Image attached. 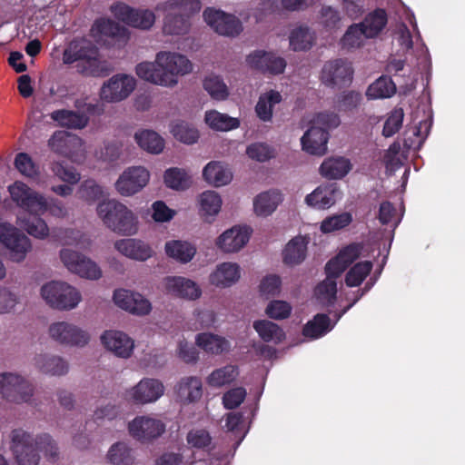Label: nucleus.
I'll return each instance as SVG.
<instances>
[{
  "instance_id": "obj_1",
  "label": "nucleus",
  "mask_w": 465,
  "mask_h": 465,
  "mask_svg": "<svg viewBox=\"0 0 465 465\" xmlns=\"http://www.w3.org/2000/svg\"><path fill=\"white\" fill-rule=\"evenodd\" d=\"M129 39L128 31H91L87 37L74 40L69 44L64 52V63L77 62V70L85 76L104 77L113 68L101 57L98 48H121Z\"/></svg>"
},
{
  "instance_id": "obj_2",
  "label": "nucleus",
  "mask_w": 465,
  "mask_h": 465,
  "mask_svg": "<svg viewBox=\"0 0 465 465\" xmlns=\"http://www.w3.org/2000/svg\"><path fill=\"white\" fill-rule=\"evenodd\" d=\"M193 62L178 52L160 51L153 62H142L135 67L136 74L143 80L161 87L173 89L182 77L193 71Z\"/></svg>"
},
{
  "instance_id": "obj_3",
  "label": "nucleus",
  "mask_w": 465,
  "mask_h": 465,
  "mask_svg": "<svg viewBox=\"0 0 465 465\" xmlns=\"http://www.w3.org/2000/svg\"><path fill=\"white\" fill-rule=\"evenodd\" d=\"M7 192L15 206L28 214L43 215L48 212L52 216L64 218L69 213L63 202L55 198H47L22 181H15L9 184Z\"/></svg>"
},
{
  "instance_id": "obj_4",
  "label": "nucleus",
  "mask_w": 465,
  "mask_h": 465,
  "mask_svg": "<svg viewBox=\"0 0 465 465\" xmlns=\"http://www.w3.org/2000/svg\"><path fill=\"white\" fill-rule=\"evenodd\" d=\"M96 215L105 228L116 234L134 236L139 232L138 215L117 199L100 202L96 206Z\"/></svg>"
},
{
  "instance_id": "obj_5",
  "label": "nucleus",
  "mask_w": 465,
  "mask_h": 465,
  "mask_svg": "<svg viewBox=\"0 0 465 465\" xmlns=\"http://www.w3.org/2000/svg\"><path fill=\"white\" fill-rule=\"evenodd\" d=\"M46 443L51 456L57 454L56 446L49 437H34L22 429H16L11 432V450L17 465H38L39 450H43L42 444Z\"/></svg>"
},
{
  "instance_id": "obj_6",
  "label": "nucleus",
  "mask_w": 465,
  "mask_h": 465,
  "mask_svg": "<svg viewBox=\"0 0 465 465\" xmlns=\"http://www.w3.org/2000/svg\"><path fill=\"white\" fill-rule=\"evenodd\" d=\"M311 127L301 138L302 149L312 155L322 156L327 153L328 129L340 124L334 113L317 114L311 121Z\"/></svg>"
},
{
  "instance_id": "obj_7",
  "label": "nucleus",
  "mask_w": 465,
  "mask_h": 465,
  "mask_svg": "<svg viewBox=\"0 0 465 465\" xmlns=\"http://www.w3.org/2000/svg\"><path fill=\"white\" fill-rule=\"evenodd\" d=\"M39 294L49 308L59 312L73 311L83 301L80 290L62 280H53L44 283L39 290Z\"/></svg>"
},
{
  "instance_id": "obj_8",
  "label": "nucleus",
  "mask_w": 465,
  "mask_h": 465,
  "mask_svg": "<svg viewBox=\"0 0 465 465\" xmlns=\"http://www.w3.org/2000/svg\"><path fill=\"white\" fill-rule=\"evenodd\" d=\"M35 393L34 383L17 371L0 372V397L13 404L32 402Z\"/></svg>"
},
{
  "instance_id": "obj_9",
  "label": "nucleus",
  "mask_w": 465,
  "mask_h": 465,
  "mask_svg": "<svg viewBox=\"0 0 465 465\" xmlns=\"http://www.w3.org/2000/svg\"><path fill=\"white\" fill-rule=\"evenodd\" d=\"M46 332L53 342L64 347L82 349L91 341V334L87 330L67 321L51 322Z\"/></svg>"
},
{
  "instance_id": "obj_10",
  "label": "nucleus",
  "mask_w": 465,
  "mask_h": 465,
  "mask_svg": "<svg viewBox=\"0 0 465 465\" xmlns=\"http://www.w3.org/2000/svg\"><path fill=\"white\" fill-rule=\"evenodd\" d=\"M59 261L71 273L89 281H98L103 277L100 265L90 257L72 250L62 248L59 251Z\"/></svg>"
},
{
  "instance_id": "obj_11",
  "label": "nucleus",
  "mask_w": 465,
  "mask_h": 465,
  "mask_svg": "<svg viewBox=\"0 0 465 465\" xmlns=\"http://www.w3.org/2000/svg\"><path fill=\"white\" fill-rule=\"evenodd\" d=\"M165 391L163 382L155 378H143L124 392L125 400L134 405H146L156 402Z\"/></svg>"
},
{
  "instance_id": "obj_12",
  "label": "nucleus",
  "mask_w": 465,
  "mask_h": 465,
  "mask_svg": "<svg viewBox=\"0 0 465 465\" xmlns=\"http://www.w3.org/2000/svg\"><path fill=\"white\" fill-rule=\"evenodd\" d=\"M150 177L151 173L144 166H129L116 179L114 189L123 197H132L146 187Z\"/></svg>"
},
{
  "instance_id": "obj_13",
  "label": "nucleus",
  "mask_w": 465,
  "mask_h": 465,
  "mask_svg": "<svg viewBox=\"0 0 465 465\" xmlns=\"http://www.w3.org/2000/svg\"><path fill=\"white\" fill-rule=\"evenodd\" d=\"M136 80L127 74H116L105 81L99 92L100 99L108 104L120 103L136 88Z\"/></svg>"
},
{
  "instance_id": "obj_14",
  "label": "nucleus",
  "mask_w": 465,
  "mask_h": 465,
  "mask_svg": "<svg viewBox=\"0 0 465 465\" xmlns=\"http://www.w3.org/2000/svg\"><path fill=\"white\" fill-rule=\"evenodd\" d=\"M114 17L134 29H151L155 22V15L149 9H135L123 2L110 6Z\"/></svg>"
},
{
  "instance_id": "obj_15",
  "label": "nucleus",
  "mask_w": 465,
  "mask_h": 465,
  "mask_svg": "<svg viewBox=\"0 0 465 465\" xmlns=\"http://www.w3.org/2000/svg\"><path fill=\"white\" fill-rule=\"evenodd\" d=\"M100 342L107 352L122 360L132 358L136 346L132 336L116 329L103 331L100 336Z\"/></svg>"
},
{
  "instance_id": "obj_16",
  "label": "nucleus",
  "mask_w": 465,
  "mask_h": 465,
  "mask_svg": "<svg viewBox=\"0 0 465 465\" xmlns=\"http://www.w3.org/2000/svg\"><path fill=\"white\" fill-rule=\"evenodd\" d=\"M48 146L53 152L74 161L83 159L85 154L84 141L78 135L64 131L54 132L48 140Z\"/></svg>"
},
{
  "instance_id": "obj_17",
  "label": "nucleus",
  "mask_w": 465,
  "mask_h": 465,
  "mask_svg": "<svg viewBox=\"0 0 465 465\" xmlns=\"http://www.w3.org/2000/svg\"><path fill=\"white\" fill-rule=\"evenodd\" d=\"M127 430L133 439L144 443L160 437L165 430V425L150 415H140L128 422Z\"/></svg>"
},
{
  "instance_id": "obj_18",
  "label": "nucleus",
  "mask_w": 465,
  "mask_h": 465,
  "mask_svg": "<svg viewBox=\"0 0 465 465\" xmlns=\"http://www.w3.org/2000/svg\"><path fill=\"white\" fill-rule=\"evenodd\" d=\"M252 230L247 225H234L223 232L214 241L215 247L223 253L234 254L249 242Z\"/></svg>"
},
{
  "instance_id": "obj_19",
  "label": "nucleus",
  "mask_w": 465,
  "mask_h": 465,
  "mask_svg": "<svg viewBox=\"0 0 465 465\" xmlns=\"http://www.w3.org/2000/svg\"><path fill=\"white\" fill-rule=\"evenodd\" d=\"M114 249L122 256L135 262H144L155 254L153 247L146 241L126 236L116 239L113 243Z\"/></svg>"
},
{
  "instance_id": "obj_20",
  "label": "nucleus",
  "mask_w": 465,
  "mask_h": 465,
  "mask_svg": "<svg viewBox=\"0 0 465 465\" xmlns=\"http://www.w3.org/2000/svg\"><path fill=\"white\" fill-rule=\"evenodd\" d=\"M242 268L236 262L225 261L217 263L208 275V282L217 289H229L242 279Z\"/></svg>"
},
{
  "instance_id": "obj_21",
  "label": "nucleus",
  "mask_w": 465,
  "mask_h": 465,
  "mask_svg": "<svg viewBox=\"0 0 465 465\" xmlns=\"http://www.w3.org/2000/svg\"><path fill=\"white\" fill-rule=\"evenodd\" d=\"M353 70L350 62L334 59L326 62L321 72V81L330 87L341 86L351 80Z\"/></svg>"
},
{
  "instance_id": "obj_22",
  "label": "nucleus",
  "mask_w": 465,
  "mask_h": 465,
  "mask_svg": "<svg viewBox=\"0 0 465 465\" xmlns=\"http://www.w3.org/2000/svg\"><path fill=\"white\" fill-rule=\"evenodd\" d=\"M163 286L166 293L188 301L198 300L203 293L197 282L182 276L165 277Z\"/></svg>"
},
{
  "instance_id": "obj_23",
  "label": "nucleus",
  "mask_w": 465,
  "mask_h": 465,
  "mask_svg": "<svg viewBox=\"0 0 465 465\" xmlns=\"http://www.w3.org/2000/svg\"><path fill=\"white\" fill-rule=\"evenodd\" d=\"M33 366L39 373L51 377L64 376L70 370V365L66 359L50 352L35 354L33 358Z\"/></svg>"
},
{
  "instance_id": "obj_24",
  "label": "nucleus",
  "mask_w": 465,
  "mask_h": 465,
  "mask_svg": "<svg viewBox=\"0 0 465 465\" xmlns=\"http://www.w3.org/2000/svg\"><path fill=\"white\" fill-rule=\"evenodd\" d=\"M341 195L337 184H321L305 196L304 203L310 208L326 210L334 205L341 198Z\"/></svg>"
},
{
  "instance_id": "obj_25",
  "label": "nucleus",
  "mask_w": 465,
  "mask_h": 465,
  "mask_svg": "<svg viewBox=\"0 0 465 465\" xmlns=\"http://www.w3.org/2000/svg\"><path fill=\"white\" fill-rule=\"evenodd\" d=\"M198 213L206 223H213L222 211L223 198L213 190H206L197 196Z\"/></svg>"
},
{
  "instance_id": "obj_26",
  "label": "nucleus",
  "mask_w": 465,
  "mask_h": 465,
  "mask_svg": "<svg viewBox=\"0 0 465 465\" xmlns=\"http://www.w3.org/2000/svg\"><path fill=\"white\" fill-rule=\"evenodd\" d=\"M203 17L212 29H242L239 17L220 8L206 7L203 10Z\"/></svg>"
},
{
  "instance_id": "obj_27",
  "label": "nucleus",
  "mask_w": 465,
  "mask_h": 465,
  "mask_svg": "<svg viewBox=\"0 0 465 465\" xmlns=\"http://www.w3.org/2000/svg\"><path fill=\"white\" fill-rule=\"evenodd\" d=\"M310 239L306 236L297 235L292 238L282 252V262L289 267L301 264L307 256Z\"/></svg>"
},
{
  "instance_id": "obj_28",
  "label": "nucleus",
  "mask_w": 465,
  "mask_h": 465,
  "mask_svg": "<svg viewBox=\"0 0 465 465\" xmlns=\"http://www.w3.org/2000/svg\"><path fill=\"white\" fill-rule=\"evenodd\" d=\"M233 174L229 165L221 161H212L203 169V178L211 186L222 187L229 184Z\"/></svg>"
},
{
  "instance_id": "obj_29",
  "label": "nucleus",
  "mask_w": 465,
  "mask_h": 465,
  "mask_svg": "<svg viewBox=\"0 0 465 465\" xmlns=\"http://www.w3.org/2000/svg\"><path fill=\"white\" fill-rule=\"evenodd\" d=\"M282 201L283 196L279 190L262 192L253 198V213L259 217H268L277 210Z\"/></svg>"
},
{
  "instance_id": "obj_30",
  "label": "nucleus",
  "mask_w": 465,
  "mask_h": 465,
  "mask_svg": "<svg viewBox=\"0 0 465 465\" xmlns=\"http://www.w3.org/2000/svg\"><path fill=\"white\" fill-rule=\"evenodd\" d=\"M195 344L204 352L220 355L231 350V342L225 337L213 333L201 332L195 336Z\"/></svg>"
},
{
  "instance_id": "obj_31",
  "label": "nucleus",
  "mask_w": 465,
  "mask_h": 465,
  "mask_svg": "<svg viewBox=\"0 0 465 465\" xmlns=\"http://www.w3.org/2000/svg\"><path fill=\"white\" fill-rule=\"evenodd\" d=\"M174 392L181 402H194L202 397V381L195 376L183 377L175 385Z\"/></svg>"
},
{
  "instance_id": "obj_32",
  "label": "nucleus",
  "mask_w": 465,
  "mask_h": 465,
  "mask_svg": "<svg viewBox=\"0 0 465 465\" xmlns=\"http://www.w3.org/2000/svg\"><path fill=\"white\" fill-rule=\"evenodd\" d=\"M352 169L351 161L342 156L326 158L319 167L320 174L328 180H339Z\"/></svg>"
},
{
  "instance_id": "obj_33",
  "label": "nucleus",
  "mask_w": 465,
  "mask_h": 465,
  "mask_svg": "<svg viewBox=\"0 0 465 465\" xmlns=\"http://www.w3.org/2000/svg\"><path fill=\"white\" fill-rule=\"evenodd\" d=\"M362 247L351 244L342 249L339 254L326 264V273L341 275V273L361 256Z\"/></svg>"
},
{
  "instance_id": "obj_34",
  "label": "nucleus",
  "mask_w": 465,
  "mask_h": 465,
  "mask_svg": "<svg viewBox=\"0 0 465 465\" xmlns=\"http://www.w3.org/2000/svg\"><path fill=\"white\" fill-rule=\"evenodd\" d=\"M165 254L183 264L190 262L196 254L197 249L194 244L181 240L167 241L164 244Z\"/></svg>"
},
{
  "instance_id": "obj_35",
  "label": "nucleus",
  "mask_w": 465,
  "mask_h": 465,
  "mask_svg": "<svg viewBox=\"0 0 465 465\" xmlns=\"http://www.w3.org/2000/svg\"><path fill=\"white\" fill-rule=\"evenodd\" d=\"M105 460L111 465H135L134 450L126 441H117L108 449Z\"/></svg>"
},
{
  "instance_id": "obj_36",
  "label": "nucleus",
  "mask_w": 465,
  "mask_h": 465,
  "mask_svg": "<svg viewBox=\"0 0 465 465\" xmlns=\"http://www.w3.org/2000/svg\"><path fill=\"white\" fill-rule=\"evenodd\" d=\"M134 138L142 150L151 154H160L165 147L164 139L153 130H138Z\"/></svg>"
},
{
  "instance_id": "obj_37",
  "label": "nucleus",
  "mask_w": 465,
  "mask_h": 465,
  "mask_svg": "<svg viewBox=\"0 0 465 465\" xmlns=\"http://www.w3.org/2000/svg\"><path fill=\"white\" fill-rule=\"evenodd\" d=\"M282 100V94L276 90H268L262 93L255 105L257 117L262 122H271L273 116V109Z\"/></svg>"
},
{
  "instance_id": "obj_38",
  "label": "nucleus",
  "mask_w": 465,
  "mask_h": 465,
  "mask_svg": "<svg viewBox=\"0 0 465 465\" xmlns=\"http://www.w3.org/2000/svg\"><path fill=\"white\" fill-rule=\"evenodd\" d=\"M50 117L58 125L69 129H84L89 123V117L85 114L66 109L54 111Z\"/></svg>"
},
{
  "instance_id": "obj_39",
  "label": "nucleus",
  "mask_w": 465,
  "mask_h": 465,
  "mask_svg": "<svg viewBox=\"0 0 465 465\" xmlns=\"http://www.w3.org/2000/svg\"><path fill=\"white\" fill-rule=\"evenodd\" d=\"M17 215L16 223L28 234L37 239H45L49 235V227L41 215Z\"/></svg>"
},
{
  "instance_id": "obj_40",
  "label": "nucleus",
  "mask_w": 465,
  "mask_h": 465,
  "mask_svg": "<svg viewBox=\"0 0 465 465\" xmlns=\"http://www.w3.org/2000/svg\"><path fill=\"white\" fill-rule=\"evenodd\" d=\"M204 121L211 129L220 132H228L240 126L238 118L231 117L216 110L207 111Z\"/></svg>"
},
{
  "instance_id": "obj_41",
  "label": "nucleus",
  "mask_w": 465,
  "mask_h": 465,
  "mask_svg": "<svg viewBox=\"0 0 465 465\" xmlns=\"http://www.w3.org/2000/svg\"><path fill=\"white\" fill-rule=\"evenodd\" d=\"M253 328L262 340L266 342L278 344L285 339L283 330L276 323L268 320H260L253 322Z\"/></svg>"
},
{
  "instance_id": "obj_42",
  "label": "nucleus",
  "mask_w": 465,
  "mask_h": 465,
  "mask_svg": "<svg viewBox=\"0 0 465 465\" xmlns=\"http://www.w3.org/2000/svg\"><path fill=\"white\" fill-rule=\"evenodd\" d=\"M238 376V368L228 364L213 370L206 378V383L212 388H221L234 381Z\"/></svg>"
},
{
  "instance_id": "obj_43",
  "label": "nucleus",
  "mask_w": 465,
  "mask_h": 465,
  "mask_svg": "<svg viewBox=\"0 0 465 465\" xmlns=\"http://www.w3.org/2000/svg\"><path fill=\"white\" fill-rule=\"evenodd\" d=\"M203 87L216 101H224L230 95V90L223 77L214 74H208L203 81Z\"/></svg>"
},
{
  "instance_id": "obj_44",
  "label": "nucleus",
  "mask_w": 465,
  "mask_h": 465,
  "mask_svg": "<svg viewBox=\"0 0 465 465\" xmlns=\"http://www.w3.org/2000/svg\"><path fill=\"white\" fill-rule=\"evenodd\" d=\"M163 181L168 188L176 191H184L192 184L191 175L184 169L177 167L167 169L163 174Z\"/></svg>"
},
{
  "instance_id": "obj_45",
  "label": "nucleus",
  "mask_w": 465,
  "mask_h": 465,
  "mask_svg": "<svg viewBox=\"0 0 465 465\" xmlns=\"http://www.w3.org/2000/svg\"><path fill=\"white\" fill-rule=\"evenodd\" d=\"M9 251L10 260L14 262H22L32 251L31 240L20 232L5 247Z\"/></svg>"
},
{
  "instance_id": "obj_46",
  "label": "nucleus",
  "mask_w": 465,
  "mask_h": 465,
  "mask_svg": "<svg viewBox=\"0 0 465 465\" xmlns=\"http://www.w3.org/2000/svg\"><path fill=\"white\" fill-rule=\"evenodd\" d=\"M388 23V14L383 8H376L367 14L364 20L351 24L347 29H384Z\"/></svg>"
},
{
  "instance_id": "obj_47",
  "label": "nucleus",
  "mask_w": 465,
  "mask_h": 465,
  "mask_svg": "<svg viewBox=\"0 0 465 465\" xmlns=\"http://www.w3.org/2000/svg\"><path fill=\"white\" fill-rule=\"evenodd\" d=\"M21 301L18 292L0 285V315L14 313L21 304Z\"/></svg>"
},
{
  "instance_id": "obj_48",
  "label": "nucleus",
  "mask_w": 465,
  "mask_h": 465,
  "mask_svg": "<svg viewBox=\"0 0 465 465\" xmlns=\"http://www.w3.org/2000/svg\"><path fill=\"white\" fill-rule=\"evenodd\" d=\"M326 279L322 281L315 289V296L325 304H331L335 299L337 292L336 279L340 275L326 273Z\"/></svg>"
},
{
  "instance_id": "obj_49",
  "label": "nucleus",
  "mask_w": 465,
  "mask_h": 465,
  "mask_svg": "<svg viewBox=\"0 0 465 465\" xmlns=\"http://www.w3.org/2000/svg\"><path fill=\"white\" fill-rule=\"evenodd\" d=\"M396 87L394 83L388 77H380L367 89L366 95L370 99H382L394 94Z\"/></svg>"
},
{
  "instance_id": "obj_50",
  "label": "nucleus",
  "mask_w": 465,
  "mask_h": 465,
  "mask_svg": "<svg viewBox=\"0 0 465 465\" xmlns=\"http://www.w3.org/2000/svg\"><path fill=\"white\" fill-rule=\"evenodd\" d=\"M171 133L175 139L187 144H192L199 139V132L193 126L183 121L173 122Z\"/></svg>"
},
{
  "instance_id": "obj_51",
  "label": "nucleus",
  "mask_w": 465,
  "mask_h": 465,
  "mask_svg": "<svg viewBox=\"0 0 465 465\" xmlns=\"http://www.w3.org/2000/svg\"><path fill=\"white\" fill-rule=\"evenodd\" d=\"M377 31H346L340 40L341 49L351 50L361 47L367 38L376 36Z\"/></svg>"
},
{
  "instance_id": "obj_52",
  "label": "nucleus",
  "mask_w": 465,
  "mask_h": 465,
  "mask_svg": "<svg viewBox=\"0 0 465 465\" xmlns=\"http://www.w3.org/2000/svg\"><path fill=\"white\" fill-rule=\"evenodd\" d=\"M333 325L330 323V319L325 314H318L314 319L309 322L304 329L303 334L307 337L316 339L332 329Z\"/></svg>"
},
{
  "instance_id": "obj_53",
  "label": "nucleus",
  "mask_w": 465,
  "mask_h": 465,
  "mask_svg": "<svg viewBox=\"0 0 465 465\" xmlns=\"http://www.w3.org/2000/svg\"><path fill=\"white\" fill-rule=\"evenodd\" d=\"M15 166L25 177L36 179L39 176L40 171L38 165L33 161L32 157L25 153L16 154Z\"/></svg>"
},
{
  "instance_id": "obj_54",
  "label": "nucleus",
  "mask_w": 465,
  "mask_h": 465,
  "mask_svg": "<svg viewBox=\"0 0 465 465\" xmlns=\"http://www.w3.org/2000/svg\"><path fill=\"white\" fill-rule=\"evenodd\" d=\"M371 268L372 263L371 262L366 261L356 263L346 274L345 282L347 286H359L371 272Z\"/></svg>"
},
{
  "instance_id": "obj_55",
  "label": "nucleus",
  "mask_w": 465,
  "mask_h": 465,
  "mask_svg": "<svg viewBox=\"0 0 465 465\" xmlns=\"http://www.w3.org/2000/svg\"><path fill=\"white\" fill-rule=\"evenodd\" d=\"M289 40L293 51H305L313 45L315 35L313 31H292Z\"/></svg>"
},
{
  "instance_id": "obj_56",
  "label": "nucleus",
  "mask_w": 465,
  "mask_h": 465,
  "mask_svg": "<svg viewBox=\"0 0 465 465\" xmlns=\"http://www.w3.org/2000/svg\"><path fill=\"white\" fill-rule=\"evenodd\" d=\"M352 221L349 213H341L325 218L321 223V231L323 233H330L348 226Z\"/></svg>"
},
{
  "instance_id": "obj_57",
  "label": "nucleus",
  "mask_w": 465,
  "mask_h": 465,
  "mask_svg": "<svg viewBox=\"0 0 465 465\" xmlns=\"http://www.w3.org/2000/svg\"><path fill=\"white\" fill-rule=\"evenodd\" d=\"M152 310L153 305L150 300L143 293L135 291L126 312L134 316L143 317L149 315Z\"/></svg>"
},
{
  "instance_id": "obj_58",
  "label": "nucleus",
  "mask_w": 465,
  "mask_h": 465,
  "mask_svg": "<svg viewBox=\"0 0 465 465\" xmlns=\"http://www.w3.org/2000/svg\"><path fill=\"white\" fill-rule=\"evenodd\" d=\"M282 287V280L280 276L269 274L264 276L259 284V293L262 297L269 299L280 293Z\"/></svg>"
},
{
  "instance_id": "obj_59",
  "label": "nucleus",
  "mask_w": 465,
  "mask_h": 465,
  "mask_svg": "<svg viewBox=\"0 0 465 465\" xmlns=\"http://www.w3.org/2000/svg\"><path fill=\"white\" fill-rule=\"evenodd\" d=\"M216 313L211 309L197 308L193 312V326L194 330L212 327L216 322Z\"/></svg>"
},
{
  "instance_id": "obj_60",
  "label": "nucleus",
  "mask_w": 465,
  "mask_h": 465,
  "mask_svg": "<svg viewBox=\"0 0 465 465\" xmlns=\"http://www.w3.org/2000/svg\"><path fill=\"white\" fill-rule=\"evenodd\" d=\"M151 216L155 223H163L170 222L176 212L170 209L163 201H156L151 206Z\"/></svg>"
},
{
  "instance_id": "obj_61",
  "label": "nucleus",
  "mask_w": 465,
  "mask_h": 465,
  "mask_svg": "<svg viewBox=\"0 0 465 465\" xmlns=\"http://www.w3.org/2000/svg\"><path fill=\"white\" fill-rule=\"evenodd\" d=\"M404 117V113L401 108H396L394 109L387 118L383 130L382 134L385 137H391L394 134H396L402 125V121Z\"/></svg>"
},
{
  "instance_id": "obj_62",
  "label": "nucleus",
  "mask_w": 465,
  "mask_h": 465,
  "mask_svg": "<svg viewBox=\"0 0 465 465\" xmlns=\"http://www.w3.org/2000/svg\"><path fill=\"white\" fill-rule=\"evenodd\" d=\"M292 312V306L284 301L271 302L266 308V314L275 320L286 319Z\"/></svg>"
},
{
  "instance_id": "obj_63",
  "label": "nucleus",
  "mask_w": 465,
  "mask_h": 465,
  "mask_svg": "<svg viewBox=\"0 0 465 465\" xmlns=\"http://www.w3.org/2000/svg\"><path fill=\"white\" fill-rule=\"evenodd\" d=\"M246 154L252 160L265 162L273 156V151L265 143H254L246 148Z\"/></svg>"
},
{
  "instance_id": "obj_64",
  "label": "nucleus",
  "mask_w": 465,
  "mask_h": 465,
  "mask_svg": "<svg viewBox=\"0 0 465 465\" xmlns=\"http://www.w3.org/2000/svg\"><path fill=\"white\" fill-rule=\"evenodd\" d=\"M247 395L243 387H235L226 391L223 396V403L226 409H235L242 404Z\"/></svg>"
}]
</instances>
